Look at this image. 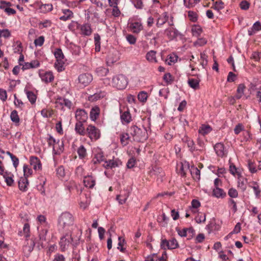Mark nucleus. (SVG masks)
Returning a JSON list of instances; mask_svg holds the SVG:
<instances>
[{"instance_id":"obj_38","label":"nucleus","mask_w":261,"mask_h":261,"mask_svg":"<svg viewBox=\"0 0 261 261\" xmlns=\"http://www.w3.org/2000/svg\"><path fill=\"white\" fill-rule=\"evenodd\" d=\"M148 96L147 93L145 91H141L138 95V100L142 102H146Z\"/></svg>"},{"instance_id":"obj_16","label":"nucleus","mask_w":261,"mask_h":261,"mask_svg":"<svg viewBox=\"0 0 261 261\" xmlns=\"http://www.w3.org/2000/svg\"><path fill=\"white\" fill-rule=\"evenodd\" d=\"M99 113L100 109L98 106H95L92 107L90 112V119L92 121H95L99 115Z\"/></svg>"},{"instance_id":"obj_35","label":"nucleus","mask_w":261,"mask_h":261,"mask_svg":"<svg viewBox=\"0 0 261 261\" xmlns=\"http://www.w3.org/2000/svg\"><path fill=\"white\" fill-rule=\"evenodd\" d=\"M10 118L12 121L13 122L18 124L19 123V117L18 115V113L16 110H13L10 115Z\"/></svg>"},{"instance_id":"obj_11","label":"nucleus","mask_w":261,"mask_h":261,"mask_svg":"<svg viewBox=\"0 0 261 261\" xmlns=\"http://www.w3.org/2000/svg\"><path fill=\"white\" fill-rule=\"evenodd\" d=\"M56 104L57 105V107L60 106L63 108V106H65L69 109L71 108L72 105L71 102L69 99L61 97H58L57 99Z\"/></svg>"},{"instance_id":"obj_36","label":"nucleus","mask_w":261,"mask_h":261,"mask_svg":"<svg viewBox=\"0 0 261 261\" xmlns=\"http://www.w3.org/2000/svg\"><path fill=\"white\" fill-rule=\"evenodd\" d=\"M105 159L104 155L102 152H99L95 154L94 159L92 161L94 164H97V163H100L103 161Z\"/></svg>"},{"instance_id":"obj_42","label":"nucleus","mask_w":261,"mask_h":261,"mask_svg":"<svg viewBox=\"0 0 261 261\" xmlns=\"http://www.w3.org/2000/svg\"><path fill=\"white\" fill-rule=\"evenodd\" d=\"M56 144L58 145V148L57 150L56 154H60L63 152L64 149L63 141L58 140Z\"/></svg>"},{"instance_id":"obj_7","label":"nucleus","mask_w":261,"mask_h":261,"mask_svg":"<svg viewBox=\"0 0 261 261\" xmlns=\"http://www.w3.org/2000/svg\"><path fill=\"white\" fill-rule=\"evenodd\" d=\"M72 241V238L71 235L66 234L65 236H63L61 238L59 243L61 251H65Z\"/></svg>"},{"instance_id":"obj_53","label":"nucleus","mask_w":261,"mask_h":261,"mask_svg":"<svg viewBox=\"0 0 261 261\" xmlns=\"http://www.w3.org/2000/svg\"><path fill=\"white\" fill-rule=\"evenodd\" d=\"M35 245V241L33 240V239H31L30 240V244L29 245V243H28L27 244H26L25 246H24V248L26 249H28V251L29 252H31L32 251V250H33L34 249V247Z\"/></svg>"},{"instance_id":"obj_44","label":"nucleus","mask_w":261,"mask_h":261,"mask_svg":"<svg viewBox=\"0 0 261 261\" xmlns=\"http://www.w3.org/2000/svg\"><path fill=\"white\" fill-rule=\"evenodd\" d=\"M163 80L168 84H171L173 81L172 75L170 73H166L164 75Z\"/></svg>"},{"instance_id":"obj_20","label":"nucleus","mask_w":261,"mask_h":261,"mask_svg":"<svg viewBox=\"0 0 261 261\" xmlns=\"http://www.w3.org/2000/svg\"><path fill=\"white\" fill-rule=\"evenodd\" d=\"M62 12L64 15L60 17V19L63 21H66L72 17H73V12L69 9H63Z\"/></svg>"},{"instance_id":"obj_37","label":"nucleus","mask_w":261,"mask_h":261,"mask_svg":"<svg viewBox=\"0 0 261 261\" xmlns=\"http://www.w3.org/2000/svg\"><path fill=\"white\" fill-rule=\"evenodd\" d=\"M40 9L41 12L46 13L50 11L53 9V6L50 4L42 5L40 7Z\"/></svg>"},{"instance_id":"obj_6","label":"nucleus","mask_w":261,"mask_h":261,"mask_svg":"<svg viewBox=\"0 0 261 261\" xmlns=\"http://www.w3.org/2000/svg\"><path fill=\"white\" fill-rule=\"evenodd\" d=\"M92 80L93 76L89 73L81 74L78 77L79 83L84 87L89 85Z\"/></svg>"},{"instance_id":"obj_57","label":"nucleus","mask_w":261,"mask_h":261,"mask_svg":"<svg viewBox=\"0 0 261 261\" xmlns=\"http://www.w3.org/2000/svg\"><path fill=\"white\" fill-rule=\"evenodd\" d=\"M176 230L177 231L179 236L181 237H185L187 235L188 228H185L182 230H180L179 228L176 227Z\"/></svg>"},{"instance_id":"obj_25","label":"nucleus","mask_w":261,"mask_h":261,"mask_svg":"<svg viewBox=\"0 0 261 261\" xmlns=\"http://www.w3.org/2000/svg\"><path fill=\"white\" fill-rule=\"evenodd\" d=\"M199 82L200 81L197 79H189L188 83L191 88L197 90L199 89Z\"/></svg>"},{"instance_id":"obj_27","label":"nucleus","mask_w":261,"mask_h":261,"mask_svg":"<svg viewBox=\"0 0 261 261\" xmlns=\"http://www.w3.org/2000/svg\"><path fill=\"white\" fill-rule=\"evenodd\" d=\"M212 130V127L209 125L202 124L200 127L198 132L203 135L210 133Z\"/></svg>"},{"instance_id":"obj_54","label":"nucleus","mask_w":261,"mask_h":261,"mask_svg":"<svg viewBox=\"0 0 261 261\" xmlns=\"http://www.w3.org/2000/svg\"><path fill=\"white\" fill-rule=\"evenodd\" d=\"M23 231L25 234V237L26 238L30 237V225L28 223H25L24 224Z\"/></svg>"},{"instance_id":"obj_23","label":"nucleus","mask_w":261,"mask_h":261,"mask_svg":"<svg viewBox=\"0 0 261 261\" xmlns=\"http://www.w3.org/2000/svg\"><path fill=\"white\" fill-rule=\"evenodd\" d=\"M246 87L244 84H240L238 85V88L237 90V94L235 95L234 97L237 99H240L243 95L244 94V90Z\"/></svg>"},{"instance_id":"obj_47","label":"nucleus","mask_w":261,"mask_h":261,"mask_svg":"<svg viewBox=\"0 0 261 261\" xmlns=\"http://www.w3.org/2000/svg\"><path fill=\"white\" fill-rule=\"evenodd\" d=\"M161 247L162 249H166V247L168 249H171L170 248V242L169 241L167 240L166 239H162L161 240Z\"/></svg>"},{"instance_id":"obj_45","label":"nucleus","mask_w":261,"mask_h":261,"mask_svg":"<svg viewBox=\"0 0 261 261\" xmlns=\"http://www.w3.org/2000/svg\"><path fill=\"white\" fill-rule=\"evenodd\" d=\"M228 195L231 198H237L238 196V192L236 189L231 188L228 190Z\"/></svg>"},{"instance_id":"obj_21","label":"nucleus","mask_w":261,"mask_h":261,"mask_svg":"<svg viewBox=\"0 0 261 261\" xmlns=\"http://www.w3.org/2000/svg\"><path fill=\"white\" fill-rule=\"evenodd\" d=\"M81 30L82 34H83L85 36H90L92 33V29L91 28V25L88 23L82 25L81 26Z\"/></svg>"},{"instance_id":"obj_31","label":"nucleus","mask_w":261,"mask_h":261,"mask_svg":"<svg viewBox=\"0 0 261 261\" xmlns=\"http://www.w3.org/2000/svg\"><path fill=\"white\" fill-rule=\"evenodd\" d=\"M24 182H27L26 177H21L18 181V188L19 190L22 192L26 191V187L24 185Z\"/></svg>"},{"instance_id":"obj_28","label":"nucleus","mask_w":261,"mask_h":261,"mask_svg":"<svg viewBox=\"0 0 261 261\" xmlns=\"http://www.w3.org/2000/svg\"><path fill=\"white\" fill-rule=\"evenodd\" d=\"M120 118L122 122L128 123L131 120V115L129 112L128 111H125L121 115Z\"/></svg>"},{"instance_id":"obj_5","label":"nucleus","mask_w":261,"mask_h":261,"mask_svg":"<svg viewBox=\"0 0 261 261\" xmlns=\"http://www.w3.org/2000/svg\"><path fill=\"white\" fill-rule=\"evenodd\" d=\"M86 131V134H88V137L91 140H96L100 138V130L94 125H89Z\"/></svg>"},{"instance_id":"obj_64","label":"nucleus","mask_w":261,"mask_h":261,"mask_svg":"<svg viewBox=\"0 0 261 261\" xmlns=\"http://www.w3.org/2000/svg\"><path fill=\"white\" fill-rule=\"evenodd\" d=\"M136 163V159L134 158L129 159L127 163V167L128 168H132L135 166Z\"/></svg>"},{"instance_id":"obj_19","label":"nucleus","mask_w":261,"mask_h":261,"mask_svg":"<svg viewBox=\"0 0 261 261\" xmlns=\"http://www.w3.org/2000/svg\"><path fill=\"white\" fill-rule=\"evenodd\" d=\"M40 76L42 81L46 83L51 82L54 79V76L50 71L46 72L42 75L40 74Z\"/></svg>"},{"instance_id":"obj_51","label":"nucleus","mask_w":261,"mask_h":261,"mask_svg":"<svg viewBox=\"0 0 261 261\" xmlns=\"http://www.w3.org/2000/svg\"><path fill=\"white\" fill-rule=\"evenodd\" d=\"M47 233V229H42L39 232V239L40 241H45L46 240V236Z\"/></svg>"},{"instance_id":"obj_30","label":"nucleus","mask_w":261,"mask_h":261,"mask_svg":"<svg viewBox=\"0 0 261 261\" xmlns=\"http://www.w3.org/2000/svg\"><path fill=\"white\" fill-rule=\"evenodd\" d=\"M118 246L117 249L119 250L121 252L125 253L126 252V248L124 247V245L126 244L125 241L124 239H122V237H118Z\"/></svg>"},{"instance_id":"obj_62","label":"nucleus","mask_w":261,"mask_h":261,"mask_svg":"<svg viewBox=\"0 0 261 261\" xmlns=\"http://www.w3.org/2000/svg\"><path fill=\"white\" fill-rule=\"evenodd\" d=\"M191 174L194 178L198 179H200V171L197 168H195L193 171H191Z\"/></svg>"},{"instance_id":"obj_41","label":"nucleus","mask_w":261,"mask_h":261,"mask_svg":"<svg viewBox=\"0 0 261 261\" xmlns=\"http://www.w3.org/2000/svg\"><path fill=\"white\" fill-rule=\"evenodd\" d=\"M248 167L249 170L252 173H255L257 172L256 166L254 162L249 160L248 162Z\"/></svg>"},{"instance_id":"obj_33","label":"nucleus","mask_w":261,"mask_h":261,"mask_svg":"<svg viewBox=\"0 0 261 261\" xmlns=\"http://www.w3.org/2000/svg\"><path fill=\"white\" fill-rule=\"evenodd\" d=\"M211 8L217 10L218 12H219L220 10L223 9L224 8V4L222 1L216 2L214 3Z\"/></svg>"},{"instance_id":"obj_46","label":"nucleus","mask_w":261,"mask_h":261,"mask_svg":"<svg viewBox=\"0 0 261 261\" xmlns=\"http://www.w3.org/2000/svg\"><path fill=\"white\" fill-rule=\"evenodd\" d=\"M250 3L246 0L242 1L240 4V7L241 9L244 10H247L250 7Z\"/></svg>"},{"instance_id":"obj_15","label":"nucleus","mask_w":261,"mask_h":261,"mask_svg":"<svg viewBox=\"0 0 261 261\" xmlns=\"http://www.w3.org/2000/svg\"><path fill=\"white\" fill-rule=\"evenodd\" d=\"M84 183L86 187L92 189L95 185V180L91 175L84 177Z\"/></svg>"},{"instance_id":"obj_58","label":"nucleus","mask_w":261,"mask_h":261,"mask_svg":"<svg viewBox=\"0 0 261 261\" xmlns=\"http://www.w3.org/2000/svg\"><path fill=\"white\" fill-rule=\"evenodd\" d=\"M237 77V75L233 73L232 72L230 71L228 73L227 77V82H234Z\"/></svg>"},{"instance_id":"obj_49","label":"nucleus","mask_w":261,"mask_h":261,"mask_svg":"<svg viewBox=\"0 0 261 261\" xmlns=\"http://www.w3.org/2000/svg\"><path fill=\"white\" fill-rule=\"evenodd\" d=\"M185 5L188 8L193 7L198 2V0H184Z\"/></svg>"},{"instance_id":"obj_2","label":"nucleus","mask_w":261,"mask_h":261,"mask_svg":"<svg viewBox=\"0 0 261 261\" xmlns=\"http://www.w3.org/2000/svg\"><path fill=\"white\" fill-rule=\"evenodd\" d=\"M54 55L56 59L54 65L55 67L59 72L63 71L64 70L65 56L62 49L60 48H56Z\"/></svg>"},{"instance_id":"obj_1","label":"nucleus","mask_w":261,"mask_h":261,"mask_svg":"<svg viewBox=\"0 0 261 261\" xmlns=\"http://www.w3.org/2000/svg\"><path fill=\"white\" fill-rule=\"evenodd\" d=\"M129 131L134 141L138 142H143L148 138L147 131L145 127L139 128L136 125H133L129 128Z\"/></svg>"},{"instance_id":"obj_4","label":"nucleus","mask_w":261,"mask_h":261,"mask_svg":"<svg viewBox=\"0 0 261 261\" xmlns=\"http://www.w3.org/2000/svg\"><path fill=\"white\" fill-rule=\"evenodd\" d=\"M127 84L128 81L126 77L121 74L114 76L112 79L113 86L119 90L125 89Z\"/></svg>"},{"instance_id":"obj_55","label":"nucleus","mask_w":261,"mask_h":261,"mask_svg":"<svg viewBox=\"0 0 261 261\" xmlns=\"http://www.w3.org/2000/svg\"><path fill=\"white\" fill-rule=\"evenodd\" d=\"M97 72L101 76L106 75L109 72V69L103 67H99L97 69Z\"/></svg>"},{"instance_id":"obj_60","label":"nucleus","mask_w":261,"mask_h":261,"mask_svg":"<svg viewBox=\"0 0 261 261\" xmlns=\"http://www.w3.org/2000/svg\"><path fill=\"white\" fill-rule=\"evenodd\" d=\"M243 129V125L242 123H238L234 127V132L235 134L238 135Z\"/></svg>"},{"instance_id":"obj_29","label":"nucleus","mask_w":261,"mask_h":261,"mask_svg":"<svg viewBox=\"0 0 261 261\" xmlns=\"http://www.w3.org/2000/svg\"><path fill=\"white\" fill-rule=\"evenodd\" d=\"M77 154L80 159H84L87 155L86 149L84 145H81L77 150Z\"/></svg>"},{"instance_id":"obj_17","label":"nucleus","mask_w":261,"mask_h":261,"mask_svg":"<svg viewBox=\"0 0 261 261\" xmlns=\"http://www.w3.org/2000/svg\"><path fill=\"white\" fill-rule=\"evenodd\" d=\"M83 123L84 122H77L75 126V132L81 136H85L87 132L86 129H85Z\"/></svg>"},{"instance_id":"obj_39","label":"nucleus","mask_w":261,"mask_h":261,"mask_svg":"<svg viewBox=\"0 0 261 261\" xmlns=\"http://www.w3.org/2000/svg\"><path fill=\"white\" fill-rule=\"evenodd\" d=\"M48 137L47 138V141L49 146H52L53 150L55 151V145L57 143L56 140L50 135H48Z\"/></svg>"},{"instance_id":"obj_52","label":"nucleus","mask_w":261,"mask_h":261,"mask_svg":"<svg viewBox=\"0 0 261 261\" xmlns=\"http://www.w3.org/2000/svg\"><path fill=\"white\" fill-rule=\"evenodd\" d=\"M188 17L192 22H196L197 20V14L193 11H190L188 12Z\"/></svg>"},{"instance_id":"obj_14","label":"nucleus","mask_w":261,"mask_h":261,"mask_svg":"<svg viewBox=\"0 0 261 261\" xmlns=\"http://www.w3.org/2000/svg\"><path fill=\"white\" fill-rule=\"evenodd\" d=\"M40 66V63L38 60H33L31 62H25L21 69L22 70L30 68H35Z\"/></svg>"},{"instance_id":"obj_3","label":"nucleus","mask_w":261,"mask_h":261,"mask_svg":"<svg viewBox=\"0 0 261 261\" xmlns=\"http://www.w3.org/2000/svg\"><path fill=\"white\" fill-rule=\"evenodd\" d=\"M59 225L63 228L72 225L74 218L72 215L68 212L63 213L59 218Z\"/></svg>"},{"instance_id":"obj_18","label":"nucleus","mask_w":261,"mask_h":261,"mask_svg":"<svg viewBox=\"0 0 261 261\" xmlns=\"http://www.w3.org/2000/svg\"><path fill=\"white\" fill-rule=\"evenodd\" d=\"M212 195L218 198H224L226 197V193L222 189L217 188L213 189Z\"/></svg>"},{"instance_id":"obj_8","label":"nucleus","mask_w":261,"mask_h":261,"mask_svg":"<svg viewBox=\"0 0 261 261\" xmlns=\"http://www.w3.org/2000/svg\"><path fill=\"white\" fill-rule=\"evenodd\" d=\"M165 32L168 38L171 40L176 39L178 36H179L180 38L183 37V35L174 28L166 29Z\"/></svg>"},{"instance_id":"obj_43","label":"nucleus","mask_w":261,"mask_h":261,"mask_svg":"<svg viewBox=\"0 0 261 261\" xmlns=\"http://www.w3.org/2000/svg\"><path fill=\"white\" fill-rule=\"evenodd\" d=\"M23 177H26L28 178V177L31 175L32 174V170L29 168L28 166L27 165H24L23 166Z\"/></svg>"},{"instance_id":"obj_13","label":"nucleus","mask_w":261,"mask_h":261,"mask_svg":"<svg viewBox=\"0 0 261 261\" xmlns=\"http://www.w3.org/2000/svg\"><path fill=\"white\" fill-rule=\"evenodd\" d=\"M224 145L221 143H218L214 146V149L218 156L221 158L223 157L225 154Z\"/></svg>"},{"instance_id":"obj_12","label":"nucleus","mask_w":261,"mask_h":261,"mask_svg":"<svg viewBox=\"0 0 261 261\" xmlns=\"http://www.w3.org/2000/svg\"><path fill=\"white\" fill-rule=\"evenodd\" d=\"M183 143L187 144L188 147L191 152H193L195 150H200V149L196 148L194 142L192 140H191L188 136H185L181 139Z\"/></svg>"},{"instance_id":"obj_10","label":"nucleus","mask_w":261,"mask_h":261,"mask_svg":"<svg viewBox=\"0 0 261 261\" xmlns=\"http://www.w3.org/2000/svg\"><path fill=\"white\" fill-rule=\"evenodd\" d=\"M30 163L35 170H40L42 169L41 161L38 157L31 156L30 158Z\"/></svg>"},{"instance_id":"obj_26","label":"nucleus","mask_w":261,"mask_h":261,"mask_svg":"<svg viewBox=\"0 0 261 261\" xmlns=\"http://www.w3.org/2000/svg\"><path fill=\"white\" fill-rule=\"evenodd\" d=\"M105 96V92L103 91H100L98 93H96L93 95H90L89 97V100L91 101H96Z\"/></svg>"},{"instance_id":"obj_32","label":"nucleus","mask_w":261,"mask_h":261,"mask_svg":"<svg viewBox=\"0 0 261 261\" xmlns=\"http://www.w3.org/2000/svg\"><path fill=\"white\" fill-rule=\"evenodd\" d=\"M130 27L134 30V33H138L142 29V24L138 22L131 23Z\"/></svg>"},{"instance_id":"obj_24","label":"nucleus","mask_w":261,"mask_h":261,"mask_svg":"<svg viewBox=\"0 0 261 261\" xmlns=\"http://www.w3.org/2000/svg\"><path fill=\"white\" fill-rule=\"evenodd\" d=\"M24 92H25L27 97L31 104L35 103L37 99L36 95L33 92L28 91L26 89H24Z\"/></svg>"},{"instance_id":"obj_59","label":"nucleus","mask_w":261,"mask_h":261,"mask_svg":"<svg viewBox=\"0 0 261 261\" xmlns=\"http://www.w3.org/2000/svg\"><path fill=\"white\" fill-rule=\"evenodd\" d=\"M0 99L3 101H5L7 99V94L5 90L0 88Z\"/></svg>"},{"instance_id":"obj_48","label":"nucleus","mask_w":261,"mask_h":261,"mask_svg":"<svg viewBox=\"0 0 261 261\" xmlns=\"http://www.w3.org/2000/svg\"><path fill=\"white\" fill-rule=\"evenodd\" d=\"M44 42V37L43 36H41L34 40V44L36 46H41L43 44Z\"/></svg>"},{"instance_id":"obj_22","label":"nucleus","mask_w":261,"mask_h":261,"mask_svg":"<svg viewBox=\"0 0 261 261\" xmlns=\"http://www.w3.org/2000/svg\"><path fill=\"white\" fill-rule=\"evenodd\" d=\"M119 161L117 160H109L108 161H105V164H104V167L106 169H112L117 167H118L119 166Z\"/></svg>"},{"instance_id":"obj_63","label":"nucleus","mask_w":261,"mask_h":261,"mask_svg":"<svg viewBox=\"0 0 261 261\" xmlns=\"http://www.w3.org/2000/svg\"><path fill=\"white\" fill-rule=\"evenodd\" d=\"M57 174L60 177H64L65 176L64 168L62 166L59 167L57 170Z\"/></svg>"},{"instance_id":"obj_9","label":"nucleus","mask_w":261,"mask_h":261,"mask_svg":"<svg viewBox=\"0 0 261 261\" xmlns=\"http://www.w3.org/2000/svg\"><path fill=\"white\" fill-rule=\"evenodd\" d=\"M75 118L77 122H85L88 119V114L84 109H79L76 111Z\"/></svg>"},{"instance_id":"obj_40","label":"nucleus","mask_w":261,"mask_h":261,"mask_svg":"<svg viewBox=\"0 0 261 261\" xmlns=\"http://www.w3.org/2000/svg\"><path fill=\"white\" fill-rule=\"evenodd\" d=\"M229 172L233 175H235L236 174L238 173L237 171V168L234 164L231 162L230 160H229Z\"/></svg>"},{"instance_id":"obj_34","label":"nucleus","mask_w":261,"mask_h":261,"mask_svg":"<svg viewBox=\"0 0 261 261\" xmlns=\"http://www.w3.org/2000/svg\"><path fill=\"white\" fill-rule=\"evenodd\" d=\"M155 54L156 51L154 50H150L146 54V58L148 61L150 62H156Z\"/></svg>"},{"instance_id":"obj_56","label":"nucleus","mask_w":261,"mask_h":261,"mask_svg":"<svg viewBox=\"0 0 261 261\" xmlns=\"http://www.w3.org/2000/svg\"><path fill=\"white\" fill-rule=\"evenodd\" d=\"M129 139V135L127 133L121 134L120 136V141L122 144H123L124 145L128 144L127 142H125L126 140H127Z\"/></svg>"},{"instance_id":"obj_61","label":"nucleus","mask_w":261,"mask_h":261,"mask_svg":"<svg viewBox=\"0 0 261 261\" xmlns=\"http://www.w3.org/2000/svg\"><path fill=\"white\" fill-rule=\"evenodd\" d=\"M126 39L130 44H134L136 42V38L131 34H129L126 36Z\"/></svg>"},{"instance_id":"obj_50","label":"nucleus","mask_w":261,"mask_h":261,"mask_svg":"<svg viewBox=\"0 0 261 261\" xmlns=\"http://www.w3.org/2000/svg\"><path fill=\"white\" fill-rule=\"evenodd\" d=\"M170 248L171 249H176L179 247L178 243L175 238H172L169 241Z\"/></svg>"}]
</instances>
